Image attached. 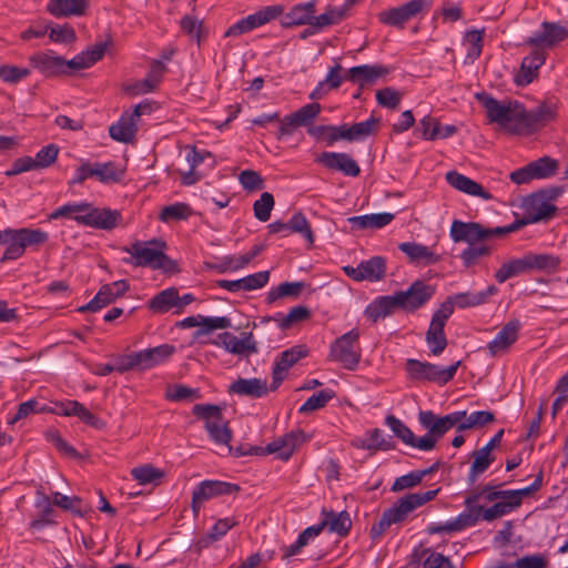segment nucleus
Returning a JSON list of instances; mask_svg holds the SVG:
<instances>
[{
    "label": "nucleus",
    "instance_id": "7c9ffc66",
    "mask_svg": "<svg viewBox=\"0 0 568 568\" xmlns=\"http://www.w3.org/2000/svg\"><path fill=\"white\" fill-rule=\"evenodd\" d=\"M523 118V133H532L555 119V109L550 104L542 103L535 110H525Z\"/></svg>",
    "mask_w": 568,
    "mask_h": 568
},
{
    "label": "nucleus",
    "instance_id": "39448f33",
    "mask_svg": "<svg viewBox=\"0 0 568 568\" xmlns=\"http://www.w3.org/2000/svg\"><path fill=\"white\" fill-rule=\"evenodd\" d=\"M193 414L203 419L210 438L219 445H229L232 438V430L227 420L222 415V408L212 404H196L192 409Z\"/></svg>",
    "mask_w": 568,
    "mask_h": 568
},
{
    "label": "nucleus",
    "instance_id": "37998d69",
    "mask_svg": "<svg viewBox=\"0 0 568 568\" xmlns=\"http://www.w3.org/2000/svg\"><path fill=\"white\" fill-rule=\"evenodd\" d=\"M176 303H179V292L175 287H169L150 300L149 308L153 313L163 314L176 307Z\"/></svg>",
    "mask_w": 568,
    "mask_h": 568
},
{
    "label": "nucleus",
    "instance_id": "f8f14e48",
    "mask_svg": "<svg viewBox=\"0 0 568 568\" xmlns=\"http://www.w3.org/2000/svg\"><path fill=\"white\" fill-rule=\"evenodd\" d=\"M284 11L283 6H270L262 10L241 19L236 23L232 24L224 33L225 38L239 37L246 33L257 27H261L271 20L281 16Z\"/></svg>",
    "mask_w": 568,
    "mask_h": 568
},
{
    "label": "nucleus",
    "instance_id": "2eb2a0df",
    "mask_svg": "<svg viewBox=\"0 0 568 568\" xmlns=\"http://www.w3.org/2000/svg\"><path fill=\"white\" fill-rule=\"evenodd\" d=\"M439 489L408 494L385 511L394 524L402 523L416 508L434 499Z\"/></svg>",
    "mask_w": 568,
    "mask_h": 568
},
{
    "label": "nucleus",
    "instance_id": "9b49d317",
    "mask_svg": "<svg viewBox=\"0 0 568 568\" xmlns=\"http://www.w3.org/2000/svg\"><path fill=\"white\" fill-rule=\"evenodd\" d=\"M429 4L426 0H409L408 2L379 12L378 19L382 23L396 28H404L405 23L427 10Z\"/></svg>",
    "mask_w": 568,
    "mask_h": 568
},
{
    "label": "nucleus",
    "instance_id": "c9c22d12",
    "mask_svg": "<svg viewBox=\"0 0 568 568\" xmlns=\"http://www.w3.org/2000/svg\"><path fill=\"white\" fill-rule=\"evenodd\" d=\"M398 248L408 256L412 263L427 266L436 264L439 261V256L423 244L405 242L400 243Z\"/></svg>",
    "mask_w": 568,
    "mask_h": 568
},
{
    "label": "nucleus",
    "instance_id": "b1692460",
    "mask_svg": "<svg viewBox=\"0 0 568 568\" xmlns=\"http://www.w3.org/2000/svg\"><path fill=\"white\" fill-rule=\"evenodd\" d=\"M316 162L327 169L341 171L348 176H357L361 173L357 162L346 153L323 152L318 155Z\"/></svg>",
    "mask_w": 568,
    "mask_h": 568
},
{
    "label": "nucleus",
    "instance_id": "393cba45",
    "mask_svg": "<svg viewBox=\"0 0 568 568\" xmlns=\"http://www.w3.org/2000/svg\"><path fill=\"white\" fill-rule=\"evenodd\" d=\"M541 29L527 40L528 44L550 48L568 38V30L558 23L542 22Z\"/></svg>",
    "mask_w": 568,
    "mask_h": 568
},
{
    "label": "nucleus",
    "instance_id": "4468645a",
    "mask_svg": "<svg viewBox=\"0 0 568 568\" xmlns=\"http://www.w3.org/2000/svg\"><path fill=\"white\" fill-rule=\"evenodd\" d=\"M435 288L423 281L414 282L406 291L395 293L398 308L414 312L425 305L434 295Z\"/></svg>",
    "mask_w": 568,
    "mask_h": 568
},
{
    "label": "nucleus",
    "instance_id": "a19ab883",
    "mask_svg": "<svg viewBox=\"0 0 568 568\" xmlns=\"http://www.w3.org/2000/svg\"><path fill=\"white\" fill-rule=\"evenodd\" d=\"M316 11L315 2L310 1L305 3H298L294 6L290 12L284 17V24L286 26H301L311 24L314 20V13Z\"/></svg>",
    "mask_w": 568,
    "mask_h": 568
},
{
    "label": "nucleus",
    "instance_id": "cd10ccee",
    "mask_svg": "<svg viewBox=\"0 0 568 568\" xmlns=\"http://www.w3.org/2000/svg\"><path fill=\"white\" fill-rule=\"evenodd\" d=\"M445 178L447 183L459 192L471 196H478L485 201L493 199L491 193L486 191L479 183L464 174H460L456 171H449L446 173Z\"/></svg>",
    "mask_w": 568,
    "mask_h": 568
},
{
    "label": "nucleus",
    "instance_id": "423d86ee",
    "mask_svg": "<svg viewBox=\"0 0 568 568\" xmlns=\"http://www.w3.org/2000/svg\"><path fill=\"white\" fill-rule=\"evenodd\" d=\"M358 338L357 329H352L336 338L331 345L328 359L339 363L346 369L354 371L362 357Z\"/></svg>",
    "mask_w": 568,
    "mask_h": 568
},
{
    "label": "nucleus",
    "instance_id": "4d7b16f0",
    "mask_svg": "<svg viewBox=\"0 0 568 568\" xmlns=\"http://www.w3.org/2000/svg\"><path fill=\"white\" fill-rule=\"evenodd\" d=\"M335 396L331 389H322L317 394L312 395L298 409L301 414H310L314 410L323 408Z\"/></svg>",
    "mask_w": 568,
    "mask_h": 568
},
{
    "label": "nucleus",
    "instance_id": "473e14b6",
    "mask_svg": "<svg viewBox=\"0 0 568 568\" xmlns=\"http://www.w3.org/2000/svg\"><path fill=\"white\" fill-rule=\"evenodd\" d=\"M164 69V65L160 61L154 62L146 78L133 84L125 85V92L132 95H139L153 91L160 83Z\"/></svg>",
    "mask_w": 568,
    "mask_h": 568
},
{
    "label": "nucleus",
    "instance_id": "ddd939ff",
    "mask_svg": "<svg viewBox=\"0 0 568 568\" xmlns=\"http://www.w3.org/2000/svg\"><path fill=\"white\" fill-rule=\"evenodd\" d=\"M236 491H239V486L231 483L220 480L202 481L192 493L191 506L194 516L199 515L202 505L211 498L222 495H231Z\"/></svg>",
    "mask_w": 568,
    "mask_h": 568
},
{
    "label": "nucleus",
    "instance_id": "f704fd0d",
    "mask_svg": "<svg viewBox=\"0 0 568 568\" xmlns=\"http://www.w3.org/2000/svg\"><path fill=\"white\" fill-rule=\"evenodd\" d=\"M88 8L85 0H50L47 11L55 18L82 16Z\"/></svg>",
    "mask_w": 568,
    "mask_h": 568
},
{
    "label": "nucleus",
    "instance_id": "a211bd4d",
    "mask_svg": "<svg viewBox=\"0 0 568 568\" xmlns=\"http://www.w3.org/2000/svg\"><path fill=\"white\" fill-rule=\"evenodd\" d=\"M525 220L516 222L518 227L526 223H537L552 217L557 211L554 203H549L537 192L524 201Z\"/></svg>",
    "mask_w": 568,
    "mask_h": 568
},
{
    "label": "nucleus",
    "instance_id": "338daca9",
    "mask_svg": "<svg viewBox=\"0 0 568 568\" xmlns=\"http://www.w3.org/2000/svg\"><path fill=\"white\" fill-rule=\"evenodd\" d=\"M345 16V9L329 8L324 13L315 17L312 22L313 27L323 28L339 22Z\"/></svg>",
    "mask_w": 568,
    "mask_h": 568
},
{
    "label": "nucleus",
    "instance_id": "864d4df0",
    "mask_svg": "<svg viewBox=\"0 0 568 568\" xmlns=\"http://www.w3.org/2000/svg\"><path fill=\"white\" fill-rule=\"evenodd\" d=\"M378 120L375 118H369L366 121L354 123L351 126H347L348 141H359L363 140L376 131Z\"/></svg>",
    "mask_w": 568,
    "mask_h": 568
},
{
    "label": "nucleus",
    "instance_id": "dca6fc26",
    "mask_svg": "<svg viewBox=\"0 0 568 568\" xmlns=\"http://www.w3.org/2000/svg\"><path fill=\"white\" fill-rule=\"evenodd\" d=\"M344 273L354 281H381L386 273V260L382 256H373L367 261L361 262L356 267L344 266Z\"/></svg>",
    "mask_w": 568,
    "mask_h": 568
},
{
    "label": "nucleus",
    "instance_id": "412c9836",
    "mask_svg": "<svg viewBox=\"0 0 568 568\" xmlns=\"http://www.w3.org/2000/svg\"><path fill=\"white\" fill-rule=\"evenodd\" d=\"M129 290V284L126 281L121 280L113 282L112 284L103 285L100 291L97 293L94 298L90 301L87 305L81 306L79 312H97L102 307L109 305L118 297L122 296Z\"/></svg>",
    "mask_w": 568,
    "mask_h": 568
},
{
    "label": "nucleus",
    "instance_id": "a18cd8bd",
    "mask_svg": "<svg viewBox=\"0 0 568 568\" xmlns=\"http://www.w3.org/2000/svg\"><path fill=\"white\" fill-rule=\"evenodd\" d=\"M493 252L490 241L468 245L460 254L465 267H471L483 257L489 256Z\"/></svg>",
    "mask_w": 568,
    "mask_h": 568
},
{
    "label": "nucleus",
    "instance_id": "8fccbe9b",
    "mask_svg": "<svg viewBox=\"0 0 568 568\" xmlns=\"http://www.w3.org/2000/svg\"><path fill=\"white\" fill-rule=\"evenodd\" d=\"M559 163L550 156H542L529 163L534 179H548L558 171Z\"/></svg>",
    "mask_w": 568,
    "mask_h": 568
},
{
    "label": "nucleus",
    "instance_id": "69168bd1",
    "mask_svg": "<svg viewBox=\"0 0 568 568\" xmlns=\"http://www.w3.org/2000/svg\"><path fill=\"white\" fill-rule=\"evenodd\" d=\"M49 38L53 42L72 43L75 41L77 36L74 29L69 24L63 26H49Z\"/></svg>",
    "mask_w": 568,
    "mask_h": 568
},
{
    "label": "nucleus",
    "instance_id": "1a4fd4ad",
    "mask_svg": "<svg viewBox=\"0 0 568 568\" xmlns=\"http://www.w3.org/2000/svg\"><path fill=\"white\" fill-rule=\"evenodd\" d=\"M124 170L116 166L113 162L91 163L83 162L75 171L71 184H81L89 178H95L101 183H114L121 181Z\"/></svg>",
    "mask_w": 568,
    "mask_h": 568
},
{
    "label": "nucleus",
    "instance_id": "f03ea898",
    "mask_svg": "<svg viewBox=\"0 0 568 568\" xmlns=\"http://www.w3.org/2000/svg\"><path fill=\"white\" fill-rule=\"evenodd\" d=\"M477 99L485 108L490 123H496L511 133H523L525 108L520 102L516 100L499 101L485 93L477 94Z\"/></svg>",
    "mask_w": 568,
    "mask_h": 568
},
{
    "label": "nucleus",
    "instance_id": "9d476101",
    "mask_svg": "<svg viewBox=\"0 0 568 568\" xmlns=\"http://www.w3.org/2000/svg\"><path fill=\"white\" fill-rule=\"evenodd\" d=\"M453 314V303L444 302L433 314L428 331L426 333V343L434 356L440 355L447 346V338L444 333L446 321Z\"/></svg>",
    "mask_w": 568,
    "mask_h": 568
},
{
    "label": "nucleus",
    "instance_id": "13d9d810",
    "mask_svg": "<svg viewBox=\"0 0 568 568\" xmlns=\"http://www.w3.org/2000/svg\"><path fill=\"white\" fill-rule=\"evenodd\" d=\"M305 284L303 282H285L272 288L267 294L270 303L285 296H298Z\"/></svg>",
    "mask_w": 568,
    "mask_h": 568
},
{
    "label": "nucleus",
    "instance_id": "4be33fe9",
    "mask_svg": "<svg viewBox=\"0 0 568 568\" xmlns=\"http://www.w3.org/2000/svg\"><path fill=\"white\" fill-rule=\"evenodd\" d=\"M466 509L458 517L444 525L445 532L460 531L466 527L474 526L480 519L483 506L476 505V496L468 494L465 498Z\"/></svg>",
    "mask_w": 568,
    "mask_h": 568
},
{
    "label": "nucleus",
    "instance_id": "6ab92c4d",
    "mask_svg": "<svg viewBox=\"0 0 568 568\" xmlns=\"http://www.w3.org/2000/svg\"><path fill=\"white\" fill-rule=\"evenodd\" d=\"M73 220L87 226L112 230L119 224L121 214L118 211L95 209L91 205L85 214L73 215Z\"/></svg>",
    "mask_w": 568,
    "mask_h": 568
},
{
    "label": "nucleus",
    "instance_id": "0e129e2a",
    "mask_svg": "<svg viewBox=\"0 0 568 568\" xmlns=\"http://www.w3.org/2000/svg\"><path fill=\"white\" fill-rule=\"evenodd\" d=\"M288 230L302 234L310 245L314 243L313 232L306 217L302 213H295L287 222Z\"/></svg>",
    "mask_w": 568,
    "mask_h": 568
},
{
    "label": "nucleus",
    "instance_id": "052dcab7",
    "mask_svg": "<svg viewBox=\"0 0 568 568\" xmlns=\"http://www.w3.org/2000/svg\"><path fill=\"white\" fill-rule=\"evenodd\" d=\"M273 207V195L268 192H264L261 194V197L253 204L254 216L261 222H266L270 220Z\"/></svg>",
    "mask_w": 568,
    "mask_h": 568
},
{
    "label": "nucleus",
    "instance_id": "e2e57ef3",
    "mask_svg": "<svg viewBox=\"0 0 568 568\" xmlns=\"http://www.w3.org/2000/svg\"><path fill=\"white\" fill-rule=\"evenodd\" d=\"M232 327V321L225 316L205 317L202 316V327L196 331V336L207 335L215 329Z\"/></svg>",
    "mask_w": 568,
    "mask_h": 568
},
{
    "label": "nucleus",
    "instance_id": "bb28decb",
    "mask_svg": "<svg viewBox=\"0 0 568 568\" xmlns=\"http://www.w3.org/2000/svg\"><path fill=\"white\" fill-rule=\"evenodd\" d=\"M29 60L33 68L47 77L65 74V59L54 55L52 51L36 53Z\"/></svg>",
    "mask_w": 568,
    "mask_h": 568
},
{
    "label": "nucleus",
    "instance_id": "58836bf2",
    "mask_svg": "<svg viewBox=\"0 0 568 568\" xmlns=\"http://www.w3.org/2000/svg\"><path fill=\"white\" fill-rule=\"evenodd\" d=\"M497 293V287L495 285L488 286L485 291L477 293H459L447 300L446 302H452L453 307L457 306L459 308H465L469 306H478L487 302L488 297L495 295Z\"/></svg>",
    "mask_w": 568,
    "mask_h": 568
},
{
    "label": "nucleus",
    "instance_id": "603ef678",
    "mask_svg": "<svg viewBox=\"0 0 568 568\" xmlns=\"http://www.w3.org/2000/svg\"><path fill=\"white\" fill-rule=\"evenodd\" d=\"M131 476L140 485H146L159 481L164 476V471L152 466L151 464H145L139 467H134L131 470Z\"/></svg>",
    "mask_w": 568,
    "mask_h": 568
},
{
    "label": "nucleus",
    "instance_id": "49530a36",
    "mask_svg": "<svg viewBox=\"0 0 568 568\" xmlns=\"http://www.w3.org/2000/svg\"><path fill=\"white\" fill-rule=\"evenodd\" d=\"M471 456L473 463L468 474V483L473 485L476 483L478 476L489 468L495 458L491 453L483 448L474 450Z\"/></svg>",
    "mask_w": 568,
    "mask_h": 568
},
{
    "label": "nucleus",
    "instance_id": "09e8293b",
    "mask_svg": "<svg viewBox=\"0 0 568 568\" xmlns=\"http://www.w3.org/2000/svg\"><path fill=\"white\" fill-rule=\"evenodd\" d=\"M529 271L554 272L560 264V258L552 254H526Z\"/></svg>",
    "mask_w": 568,
    "mask_h": 568
},
{
    "label": "nucleus",
    "instance_id": "5fc2aeb1",
    "mask_svg": "<svg viewBox=\"0 0 568 568\" xmlns=\"http://www.w3.org/2000/svg\"><path fill=\"white\" fill-rule=\"evenodd\" d=\"M495 420V415L491 412L479 410L470 415H466L465 419L459 422L458 432H464L470 428H479Z\"/></svg>",
    "mask_w": 568,
    "mask_h": 568
},
{
    "label": "nucleus",
    "instance_id": "6e6d98bb",
    "mask_svg": "<svg viewBox=\"0 0 568 568\" xmlns=\"http://www.w3.org/2000/svg\"><path fill=\"white\" fill-rule=\"evenodd\" d=\"M484 29L467 31L464 38V44L467 45V58L471 61L476 60L483 50Z\"/></svg>",
    "mask_w": 568,
    "mask_h": 568
},
{
    "label": "nucleus",
    "instance_id": "774afa93",
    "mask_svg": "<svg viewBox=\"0 0 568 568\" xmlns=\"http://www.w3.org/2000/svg\"><path fill=\"white\" fill-rule=\"evenodd\" d=\"M321 110H322L321 104L314 102V103H310V104L302 106L301 109L295 111L293 114L295 115L297 122L302 126H307L317 118Z\"/></svg>",
    "mask_w": 568,
    "mask_h": 568
},
{
    "label": "nucleus",
    "instance_id": "2f4dec72",
    "mask_svg": "<svg viewBox=\"0 0 568 568\" xmlns=\"http://www.w3.org/2000/svg\"><path fill=\"white\" fill-rule=\"evenodd\" d=\"M175 352V347L170 344H162L152 348H146L138 354L140 369L145 371L168 361Z\"/></svg>",
    "mask_w": 568,
    "mask_h": 568
},
{
    "label": "nucleus",
    "instance_id": "5701e85b",
    "mask_svg": "<svg viewBox=\"0 0 568 568\" xmlns=\"http://www.w3.org/2000/svg\"><path fill=\"white\" fill-rule=\"evenodd\" d=\"M307 440V436L303 430L290 432L282 437L273 440L267 444L265 447L266 453L274 454L277 453L278 457L283 460H287L296 447Z\"/></svg>",
    "mask_w": 568,
    "mask_h": 568
},
{
    "label": "nucleus",
    "instance_id": "c85d7f7f",
    "mask_svg": "<svg viewBox=\"0 0 568 568\" xmlns=\"http://www.w3.org/2000/svg\"><path fill=\"white\" fill-rule=\"evenodd\" d=\"M520 329V322L517 318H514L506 323L496 337L488 343L489 353L493 356H496L500 353L506 352L518 337V332Z\"/></svg>",
    "mask_w": 568,
    "mask_h": 568
},
{
    "label": "nucleus",
    "instance_id": "0eeeda50",
    "mask_svg": "<svg viewBox=\"0 0 568 568\" xmlns=\"http://www.w3.org/2000/svg\"><path fill=\"white\" fill-rule=\"evenodd\" d=\"M460 365L462 361H457L450 366L443 368L428 362H420L410 358L406 362V371L409 378L413 381L432 382L438 385H445L454 378Z\"/></svg>",
    "mask_w": 568,
    "mask_h": 568
},
{
    "label": "nucleus",
    "instance_id": "79ce46f5",
    "mask_svg": "<svg viewBox=\"0 0 568 568\" xmlns=\"http://www.w3.org/2000/svg\"><path fill=\"white\" fill-rule=\"evenodd\" d=\"M392 213H377L348 217V223L355 230L382 229L394 220Z\"/></svg>",
    "mask_w": 568,
    "mask_h": 568
},
{
    "label": "nucleus",
    "instance_id": "4c0bfd02",
    "mask_svg": "<svg viewBox=\"0 0 568 568\" xmlns=\"http://www.w3.org/2000/svg\"><path fill=\"white\" fill-rule=\"evenodd\" d=\"M387 72V70L381 65H357L351 68L345 79L347 81H351L355 84L365 85L373 83L376 79L384 75Z\"/></svg>",
    "mask_w": 568,
    "mask_h": 568
},
{
    "label": "nucleus",
    "instance_id": "c756f323",
    "mask_svg": "<svg viewBox=\"0 0 568 568\" xmlns=\"http://www.w3.org/2000/svg\"><path fill=\"white\" fill-rule=\"evenodd\" d=\"M106 48L108 42L97 43L87 51L79 53L73 59L65 60V74H69L70 70L77 71L90 68L103 58Z\"/></svg>",
    "mask_w": 568,
    "mask_h": 568
},
{
    "label": "nucleus",
    "instance_id": "a878e982",
    "mask_svg": "<svg viewBox=\"0 0 568 568\" xmlns=\"http://www.w3.org/2000/svg\"><path fill=\"white\" fill-rule=\"evenodd\" d=\"M546 55L542 51L536 50L521 61L520 69L514 77V82L519 87L531 83L537 77L540 67L545 63Z\"/></svg>",
    "mask_w": 568,
    "mask_h": 568
},
{
    "label": "nucleus",
    "instance_id": "6e6552de",
    "mask_svg": "<svg viewBox=\"0 0 568 568\" xmlns=\"http://www.w3.org/2000/svg\"><path fill=\"white\" fill-rule=\"evenodd\" d=\"M541 484L542 474L540 473L530 486L521 489L500 490L497 489V486L486 485L480 488L471 490L469 494L476 496V504L480 499H484L485 501L488 503L500 500L505 501L506 504H511V507L517 509L521 505L523 499L532 494L534 491L538 490L541 487Z\"/></svg>",
    "mask_w": 568,
    "mask_h": 568
},
{
    "label": "nucleus",
    "instance_id": "ea45409f",
    "mask_svg": "<svg viewBox=\"0 0 568 568\" xmlns=\"http://www.w3.org/2000/svg\"><path fill=\"white\" fill-rule=\"evenodd\" d=\"M398 308L395 295L381 296L372 302L365 310V315L374 323L390 315Z\"/></svg>",
    "mask_w": 568,
    "mask_h": 568
},
{
    "label": "nucleus",
    "instance_id": "c03bdc74",
    "mask_svg": "<svg viewBox=\"0 0 568 568\" xmlns=\"http://www.w3.org/2000/svg\"><path fill=\"white\" fill-rule=\"evenodd\" d=\"M324 519L321 523L324 527H328L332 532H336L339 536H345L351 526L352 521L349 515L346 511L335 513V511H323Z\"/></svg>",
    "mask_w": 568,
    "mask_h": 568
},
{
    "label": "nucleus",
    "instance_id": "f257e3e1",
    "mask_svg": "<svg viewBox=\"0 0 568 568\" xmlns=\"http://www.w3.org/2000/svg\"><path fill=\"white\" fill-rule=\"evenodd\" d=\"M165 248L166 244L162 240L135 241L122 248L123 252L130 254V257L123 258V262L135 267L174 272L178 270V265L164 253Z\"/></svg>",
    "mask_w": 568,
    "mask_h": 568
},
{
    "label": "nucleus",
    "instance_id": "3c124183",
    "mask_svg": "<svg viewBox=\"0 0 568 568\" xmlns=\"http://www.w3.org/2000/svg\"><path fill=\"white\" fill-rule=\"evenodd\" d=\"M385 423L404 444L417 448L418 439L400 419L388 415Z\"/></svg>",
    "mask_w": 568,
    "mask_h": 568
},
{
    "label": "nucleus",
    "instance_id": "de8ad7c7",
    "mask_svg": "<svg viewBox=\"0 0 568 568\" xmlns=\"http://www.w3.org/2000/svg\"><path fill=\"white\" fill-rule=\"evenodd\" d=\"M530 272L528 266L527 256L524 255L520 258L511 260L504 263L500 268L496 272L495 278L498 283H504L508 278L517 276L521 273Z\"/></svg>",
    "mask_w": 568,
    "mask_h": 568
},
{
    "label": "nucleus",
    "instance_id": "e433bc0d",
    "mask_svg": "<svg viewBox=\"0 0 568 568\" xmlns=\"http://www.w3.org/2000/svg\"><path fill=\"white\" fill-rule=\"evenodd\" d=\"M136 131L138 122L129 114V112H124L119 121L109 128L110 136L122 143L132 142Z\"/></svg>",
    "mask_w": 568,
    "mask_h": 568
},
{
    "label": "nucleus",
    "instance_id": "20e7f679",
    "mask_svg": "<svg viewBox=\"0 0 568 568\" xmlns=\"http://www.w3.org/2000/svg\"><path fill=\"white\" fill-rule=\"evenodd\" d=\"M518 230L517 223L507 226L486 227L477 222H463L454 220L449 235L455 243L465 242L468 245L501 237Z\"/></svg>",
    "mask_w": 568,
    "mask_h": 568
},
{
    "label": "nucleus",
    "instance_id": "f3484780",
    "mask_svg": "<svg viewBox=\"0 0 568 568\" xmlns=\"http://www.w3.org/2000/svg\"><path fill=\"white\" fill-rule=\"evenodd\" d=\"M307 355L308 348L305 345H295L282 352L273 366L271 390H275L286 377L288 369Z\"/></svg>",
    "mask_w": 568,
    "mask_h": 568
},
{
    "label": "nucleus",
    "instance_id": "7ed1b4c3",
    "mask_svg": "<svg viewBox=\"0 0 568 568\" xmlns=\"http://www.w3.org/2000/svg\"><path fill=\"white\" fill-rule=\"evenodd\" d=\"M466 417V410L453 412L448 415L438 417L432 410H423L418 414V420L428 433L418 439L417 448L424 452L432 450L439 438L449 429L456 427Z\"/></svg>",
    "mask_w": 568,
    "mask_h": 568
},
{
    "label": "nucleus",
    "instance_id": "bf43d9fd",
    "mask_svg": "<svg viewBox=\"0 0 568 568\" xmlns=\"http://www.w3.org/2000/svg\"><path fill=\"white\" fill-rule=\"evenodd\" d=\"M51 503L63 510H69L79 516L83 515L82 499L78 496L69 497L55 491L52 494Z\"/></svg>",
    "mask_w": 568,
    "mask_h": 568
},
{
    "label": "nucleus",
    "instance_id": "680f3d73",
    "mask_svg": "<svg viewBox=\"0 0 568 568\" xmlns=\"http://www.w3.org/2000/svg\"><path fill=\"white\" fill-rule=\"evenodd\" d=\"M191 215V209L185 203H175L164 206L161 211L160 219L163 222L186 220Z\"/></svg>",
    "mask_w": 568,
    "mask_h": 568
},
{
    "label": "nucleus",
    "instance_id": "72a5a7b5",
    "mask_svg": "<svg viewBox=\"0 0 568 568\" xmlns=\"http://www.w3.org/2000/svg\"><path fill=\"white\" fill-rule=\"evenodd\" d=\"M229 392L240 396L260 398L267 394L268 387L266 381L260 378H239L230 385Z\"/></svg>",
    "mask_w": 568,
    "mask_h": 568
},
{
    "label": "nucleus",
    "instance_id": "aec40b11",
    "mask_svg": "<svg viewBox=\"0 0 568 568\" xmlns=\"http://www.w3.org/2000/svg\"><path fill=\"white\" fill-rule=\"evenodd\" d=\"M213 345L221 346L234 355H248L257 352L253 334L248 333L244 338H239L230 332L221 333L211 342Z\"/></svg>",
    "mask_w": 568,
    "mask_h": 568
}]
</instances>
